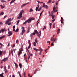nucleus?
I'll return each instance as SVG.
<instances>
[{"label":"nucleus","mask_w":77,"mask_h":77,"mask_svg":"<svg viewBox=\"0 0 77 77\" xmlns=\"http://www.w3.org/2000/svg\"><path fill=\"white\" fill-rule=\"evenodd\" d=\"M52 25V24H51V23H50L49 25L50 26V29H51V27Z\"/></svg>","instance_id":"37"},{"label":"nucleus","mask_w":77,"mask_h":77,"mask_svg":"<svg viewBox=\"0 0 77 77\" xmlns=\"http://www.w3.org/2000/svg\"><path fill=\"white\" fill-rule=\"evenodd\" d=\"M59 31H60V29H58V30H57V34H59Z\"/></svg>","instance_id":"23"},{"label":"nucleus","mask_w":77,"mask_h":77,"mask_svg":"<svg viewBox=\"0 0 77 77\" xmlns=\"http://www.w3.org/2000/svg\"><path fill=\"white\" fill-rule=\"evenodd\" d=\"M49 48H47V49H46V50H45V52H46V51H47V50H48Z\"/></svg>","instance_id":"55"},{"label":"nucleus","mask_w":77,"mask_h":77,"mask_svg":"<svg viewBox=\"0 0 77 77\" xmlns=\"http://www.w3.org/2000/svg\"><path fill=\"white\" fill-rule=\"evenodd\" d=\"M42 12H43V11H42L40 13V16H41V15H42Z\"/></svg>","instance_id":"53"},{"label":"nucleus","mask_w":77,"mask_h":77,"mask_svg":"<svg viewBox=\"0 0 77 77\" xmlns=\"http://www.w3.org/2000/svg\"><path fill=\"white\" fill-rule=\"evenodd\" d=\"M4 14V12H2L0 13V15H3Z\"/></svg>","instance_id":"28"},{"label":"nucleus","mask_w":77,"mask_h":77,"mask_svg":"<svg viewBox=\"0 0 77 77\" xmlns=\"http://www.w3.org/2000/svg\"><path fill=\"white\" fill-rule=\"evenodd\" d=\"M25 32V30L24 29H22V31L21 33V35H23L24 33Z\"/></svg>","instance_id":"15"},{"label":"nucleus","mask_w":77,"mask_h":77,"mask_svg":"<svg viewBox=\"0 0 77 77\" xmlns=\"http://www.w3.org/2000/svg\"><path fill=\"white\" fill-rule=\"evenodd\" d=\"M18 73L19 74L20 77H21V73H20V72L18 71Z\"/></svg>","instance_id":"24"},{"label":"nucleus","mask_w":77,"mask_h":77,"mask_svg":"<svg viewBox=\"0 0 77 77\" xmlns=\"http://www.w3.org/2000/svg\"><path fill=\"white\" fill-rule=\"evenodd\" d=\"M57 11V10L55 9V7H54L53 8V12H56Z\"/></svg>","instance_id":"11"},{"label":"nucleus","mask_w":77,"mask_h":77,"mask_svg":"<svg viewBox=\"0 0 77 77\" xmlns=\"http://www.w3.org/2000/svg\"><path fill=\"white\" fill-rule=\"evenodd\" d=\"M18 28H17V29H16V32H18Z\"/></svg>","instance_id":"46"},{"label":"nucleus","mask_w":77,"mask_h":77,"mask_svg":"<svg viewBox=\"0 0 77 77\" xmlns=\"http://www.w3.org/2000/svg\"><path fill=\"white\" fill-rule=\"evenodd\" d=\"M8 33L9 35H8V36H10L12 35V32L11 31H9L8 32Z\"/></svg>","instance_id":"7"},{"label":"nucleus","mask_w":77,"mask_h":77,"mask_svg":"<svg viewBox=\"0 0 77 77\" xmlns=\"http://www.w3.org/2000/svg\"><path fill=\"white\" fill-rule=\"evenodd\" d=\"M19 66L20 67V68L21 69V68H22V65H21V63H20L19 64Z\"/></svg>","instance_id":"21"},{"label":"nucleus","mask_w":77,"mask_h":77,"mask_svg":"<svg viewBox=\"0 0 77 77\" xmlns=\"http://www.w3.org/2000/svg\"><path fill=\"white\" fill-rule=\"evenodd\" d=\"M51 0H49V1L48 2V3H51Z\"/></svg>","instance_id":"41"},{"label":"nucleus","mask_w":77,"mask_h":77,"mask_svg":"<svg viewBox=\"0 0 77 77\" xmlns=\"http://www.w3.org/2000/svg\"><path fill=\"white\" fill-rule=\"evenodd\" d=\"M58 2H59V1H57L56 3V5L57 6V5H58Z\"/></svg>","instance_id":"48"},{"label":"nucleus","mask_w":77,"mask_h":77,"mask_svg":"<svg viewBox=\"0 0 77 77\" xmlns=\"http://www.w3.org/2000/svg\"><path fill=\"white\" fill-rule=\"evenodd\" d=\"M2 53L3 51H0V55H2Z\"/></svg>","instance_id":"29"},{"label":"nucleus","mask_w":77,"mask_h":77,"mask_svg":"<svg viewBox=\"0 0 77 77\" xmlns=\"http://www.w3.org/2000/svg\"><path fill=\"white\" fill-rule=\"evenodd\" d=\"M7 16H8L7 15H5V16H4V17L3 18V19H5V18H6L7 17Z\"/></svg>","instance_id":"36"},{"label":"nucleus","mask_w":77,"mask_h":77,"mask_svg":"<svg viewBox=\"0 0 77 77\" xmlns=\"http://www.w3.org/2000/svg\"><path fill=\"white\" fill-rule=\"evenodd\" d=\"M28 42H29V45H31V43H30V40H28Z\"/></svg>","instance_id":"35"},{"label":"nucleus","mask_w":77,"mask_h":77,"mask_svg":"<svg viewBox=\"0 0 77 77\" xmlns=\"http://www.w3.org/2000/svg\"><path fill=\"white\" fill-rule=\"evenodd\" d=\"M4 69H5V70L6 69V66H5V68H4Z\"/></svg>","instance_id":"57"},{"label":"nucleus","mask_w":77,"mask_h":77,"mask_svg":"<svg viewBox=\"0 0 77 77\" xmlns=\"http://www.w3.org/2000/svg\"><path fill=\"white\" fill-rule=\"evenodd\" d=\"M5 74H6L8 72V70L7 69L5 70Z\"/></svg>","instance_id":"31"},{"label":"nucleus","mask_w":77,"mask_h":77,"mask_svg":"<svg viewBox=\"0 0 77 77\" xmlns=\"http://www.w3.org/2000/svg\"><path fill=\"white\" fill-rule=\"evenodd\" d=\"M37 6L36 7L35 9H38V8H39V4H38L37 5Z\"/></svg>","instance_id":"19"},{"label":"nucleus","mask_w":77,"mask_h":77,"mask_svg":"<svg viewBox=\"0 0 77 77\" xmlns=\"http://www.w3.org/2000/svg\"><path fill=\"white\" fill-rule=\"evenodd\" d=\"M54 21H55V19L52 20L53 22H54Z\"/></svg>","instance_id":"63"},{"label":"nucleus","mask_w":77,"mask_h":77,"mask_svg":"<svg viewBox=\"0 0 77 77\" xmlns=\"http://www.w3.org/2000/svg\"><path fill=\"white\" fill-rule=\"evenodd\" d=\"M33 12V9L32 8H31L29 10V12Z\"/></svg>","instance_id":"22"},{"label":"nucleus","mask_w":77,"mask_h":77,"mask_svg":"<svg viewBox=\"0 0 77 77\" xmlns=\"http://www.w3.org/2000/svg\"><path fill=\"white\" fill-rule=\"evenodd\" d=\"M24 11L23 10H22L21 11V12L19 13V14H21V15H22V13H24Z\"/></svg>","instance_id":"18"},{"label":"nucleus","mask_w":77,"mask_h":77,"mask_svg":"<svg viewBox=\"0 0 77 77\" xmlns=\"http://www.w3.org/2000/svg\"><path fill=\"white\" fill-rule=\"evenodd\" d=\"M37 71H38V70L36 69L35 70V71L34 72V74H36V72H37Z\"/></svg>","instance_id":"32"},{"label":"nucleus","mask_w":77,"mask_h":77,"mask_svg":"<svg viewBox=\"0 0 77 77\" xmlns=\"http://www.w3.org/2000/svg\"><path fill=\"white\" fill-rule=\"evenodd\" d=\"M24 60L26 62H27V59L26 58H24Z\"/></svg>","instance_id":"61"},{"label":"nucleus","mask_w":77,"mask_h":77,"mask_svg":"<svg viewBox=\"0 0 77 77\" xmlns=\"http://www.w3.org/2000/svg\"><path fill=\"white\" fill-rule=\"evenodd\" d=\"M39 49L38 50V51H40V52H41L42 51V49L41 48V47H39Z\"/></svg>","instance_id":"12"},{"label":"nucleus","mask_w":77,"mask_h":77,"mask_svg":"<svg viewBox=\"0 0 77 77\" xmlns=\"http://www.w3.org/2000/svg\"><path fill=\"white\" fill-rule=\"evenodd\" d=\"M22 50H20L19 51V52H18V56H20V54H22Z\"/></svg>","instance_id":"10"},{"label":"nucleus","mask_w":77,"mask_h":77,"mask_svg":"<svg viewBox=\"0 0 77 77\" xmlns=\"http://www.w3.org/2000/svg\"><path fill=\"white\" fill-rule=\"evenodd\" d=\"M35 42L37 44H38V40H37V39L36 38H35Z\"/></svg>","instance_id":"34"},{"label":"nucleus","mask_w":77,"mask_h":77,"mask_svg":"<svg viewBox=\"0 0 77 77\" xmlns=\"http://www.w3.org/2000/svg\"><path fill=\"white\" fill-rule=\"evenodd\" d=\"M3 73H2V74H0V77H3Z\"/></svg>","instance_id":"25"},{"label":"nucleus","mask_w":77,"mask_h":77,"mask_svg":"<svg viewBox=\"0 0 77 77\" xmlns=\"http://www.w3.org/2000/svg\"><path fill=\"white\" fill-rule=\"evenodd\" d=\"M3 54L4 55H5V54L6 53V52L5 51H4L3 52H2Z\"/></svg>","instance_id":"40"},{"label":"nucleus","mask_w":77,"mask_h":77,"mask_svg":"<svg viewBox=\"0 0 77 77\" xmlns=\"http://www.w3.org/2000/svg\"><path fill=\"white\" fill-rule=\"evenodd\" d=\"M14 63L15 65L16 68H18V65H17V64L16 63Z\"/></svg>","instance_id":"27"},{"label":"nucleus","mask_w":77,"mask_h":77,"mask_svg":"<svg viewBox=\"0 0 77 77\" xmlns=\"http://www.w3.org/2000/svg\"><path fill=\"white\" fill-rule=\"evenodd\" d=\"M35 18H29V19H28L25 22L23 23V24H26L27 22H28V23H29L30 22H31V21L32 20H34Z\"/></svg>","instance_id":"1"},{"label":"nucleus","mask_w":77,"mask_h":77,"mask_svg":"<svg viewBox=\"0 0 77 77\" xmlns=\"http://www.w3.org/2000/svg\"><path fill=\"white\" fill-rule=\"evenodd\" d=\"M51 14H52L51 15H50L51 16V17H52V16H53V11H52L51 12Z\"/></svg>","instance_id":"26"},{"label":"nucleus","mask_w":77,"mask_h":77,"mask_svg":"<svg viewBox=\"0 0 77 77\" xmlns=\"http://www.w3.org/2000/svg\"><path fill=\"white\" fill-rule=\"evenodd\" d=\"M41 7H40V8H38V11H41Z\"/></svg>","instance_id":"43"},{"label":"nucleus","mask_w":77,"mask_h":77,"mask_svg":"<svg viewBox=\"0 0 77 77\" xmlns=\"http://www.w3.org/2000/svg\"><path fill=\"white\" fill-rule=\"evenodd\" d=\"M18 42V40H17L16 41V43H17Z\"/></svg>","instance_id":"60"},{"label":"nucleus","mask_w":77,"mask_h":77,"mask_svg":"<svg viewBox=\"0 0 77 77\" xmlns=\"http://www.w3.org/2000/svg\"><path fill=\"white\" fill-rule=\"evenodd\" d=\"M12 77H15V75H12Z\"/></svg>","instance_id":"64"},{"label":"nucleus","mask_w":77,"mask_h":77,"mask_svg":"<svg viewBox=\"0 0 77 77\" xmlns=\"http://www.w3.org/2000/svg\"><path fill=\"white\" fill-rule=\"evenodd\" d=\"M5 31H7V30H5V28H4V29H2L1 30H0V32L1 33H3L4 32H5Z\"/></svg>","instance_id":"5"},{"label":"nucleus","mask_w":77,"mask_h":77,"mask_svg":"<svg viewBox=\"0 0 77 77\" xmlns=\"http://www.w3.org/2000/svg\"><path fill=\"white\" fill-rule=\"evenodd\" d=\"M34 50H35L36 51H38L37 50H38V49H37L36 48H34Z\"/></svg>","instance_id":"33"},{"label":"nucleus","mask_w":77,"mask_h":77,"mask_svg":"<svg viewBox=\"0 0 77 77\" xmlns=\"http://www.w3.org/2000/svg\"><path fill=\"white\" fill-rule=\"evenodd\" d=\"M1 2H2V3H3V2H5V1H4L3 0H1Z\"/></svg>","instance_id":"44"},{"label":"nucleus","mask_w":77,"mask_h":77,"mask_svg":"<svg viewBox=\"0 0 77 77\" xmlns=\"http://www.w3.org/2000/svg\"><path fill=\"white\" fill-rule=\"evenodd\" d=\"M15 25L13 27V29H15Z\"/></svg>","instance_id":"56"},{"label":"nucleus","mask_w":77,"mask_h":77,"mask_svg":"<svg viewBox=\"0 0 77 77\" xmlns=\"http://www.w3.org/2000/svg\"><path fill=\"white\" fill-rule=\"evenodd\" d=\"M41 33H40L39 34V35H38V37H39V38H40L41 36Z\"/></svg>","instance_id":"45"},{"label":"nucleus","mask_w":77,"mask_h":77,"mask_svg":"<svg viewBox=\"0 0 77 77\" xmlns=\"http://www.w3.org/2000/svg\"><path fill=\"white\" fill-rule=\"evenodd\" d=\"M11 21V18H10L8 19L7 21H6L5 24H8V26L11 24V23L10 22Z\"/></svg>","instance_id":"2"},{"label":"nucleus","mask_w":77,"mask_h":77,"mask_svg":"<svg viewBox=\"0 0 77 77\" xmlns=\"http://www.w3.org/2000/svg\"><path fill=\"white\" fill-rule=\"evenodd\" d=\"M50 41H48L47 42V43H48V44H49V45H50Z\"/></svg>","instance_id":"39"},{"label":"nucleus","mask_w":77,"mask_h":77,"mask_svg":"<svg viewBox=\"0 0 77 77\" xmlns=\"http://www.w3.org/2000/svg\"><path fill=\"white\" fill-rule=\"evenodd\" d=\"M11 51L12 55L13 56V51H12V50H11Z\"/></svg>","instance_id":"42"},{"label":"nucleus","mask_w":77,"mask_h":77,"mask_svg":"<svg viewBox=\"0 0 77 77\" xmlns=\"http://www.w3.org/2000/svg\"><path fill=\"white\" fill-rule=\"evenodd\" d=\"M37 35V34H39V32L37 31V30H34V32L32 33L30 35V37H31V36H33V35Z\"/></svg>","instance_id":"3"},{"label":"nucleus","mask_w":77,"mask_h":77,"mask_svg":"<svg viewBox=\"0 0 77 77\" xmlns=\"http://www.w3.org/2000/svg\"><path fill=\"white\" fill-rule=\"evenodd\" d=\"M0 6H1V9H3V8H5V6H3V5H0Z\"/></svg>","instance_id":"14"},{"label":"nucleus","mask_w":77,"mask_h":77,"mask_svg":"<svg viewBox=\"0 0 77 77\" xmlns=\"http://www.w3.org/2000/svg\"><path fill=\"white\" fill-rule=\"evenodd\" d=\"M16 50H17V49H15L13 50V51H14V53H15V51H16Z\"/></svg>","instance_id":"50"},{"label":"nucleus","mask_w":77,"mask_h":77,"mask_svg":"<svg viewBox=\"0 0 77 77\" xmlns=\"http://www.w3.org/2000/svg\"><path fill=\"white\" fill-rule=\"evenodd\" d=\"M8 69H10V67H11V66L9 65H8Z\"/></svg>","instance_id":"52"},{"label":"nucleus","mask_w":77,"mask_h":77,"mask_svg":"<svg viewBox=\"0 0 77 77\" xmlns=\"http://www.w3.org/2000/svg\"><path fill=\"white\" fill-rule=\"evenodd\" d=\"M54 27H55V23H54L53 24V28H54Z\"/></svg>","instance_id":"51"},{"label":"nucleus","mask_w":77,"mask_h":77,"mask_svg":"<svg viewBox=\"0 0 77 77\" xmlns=\"http://www.w3.org/2000/svg\"><path fill=\"white\" fill-rule=\"evenodd\" d=\"M43 8H45L46 9H48V6L45 5V3H43Z\"/></svg>","instance_id":"4"},{"label":"nucleus","mask_w":77,"mask_h":77,"mask_svg":"<svg viewBox=\"0 0 77 77\" xmlns=\"http://www.w3.org/2000/svg\"><path fill=\"white\" fill-rule=\"evenodd\" d=\"M14 1H13V0H12V1H11V2H10V4H12V3H14Z\"/></svg>","instance_id":"30"},{"label":"nucleus","mask_w":77,"mask_h":77,"mask_svg":"<svg viewBox=\"0 0 77 77\" xmlns=\"http://www.w3.org/2000/svg\"><path fill=\"white\" fill-rule=\"evenodd\" d=\"M30 46H31V45H29V46L28 47V48L26 49V50L29 51V50H28V49H29L30 48Z\"/></svg>","instance_id":"16"},{"label":"nucleus","mask_w":77,"mask_h":77,"mask_svg":"<svg viewBox=\"0 0 77 77\" xmlns=\"http://www.w3.org/2000/svg\"><path fill=\"white\" fill-rule=\"evenodd\" d=\"M5 36L3 35L2 36L0 37V39H2V38H5Z\"/></svg>","instance_id":"20"},{"label":"nucleus","mask_w":77,"mask_h":77,"mask_svg":"<svg viewBox=\"0 0 77 77\" xmlns=\"http://www.w3.org/2000/svg\"><path fill=\"white\" fill-rule=\"evenodd\" d=\"M30 28L29 27L28 29V30H29L30 31Z\"/></svg>","instance_id":"58"},{"label":"nucleus","mask_w":77,"mask_h":77,"mask_svg":"<svg viewBox=\"0 0 77 77\" xmlns=\"http://www.w3.org/2000/svg\"><path fill=\"white\" fill-rule=\"evenodd\" d=\"M33 44L34 45V46H36V42H34L33 43Z\"/></svg>","instance_id":"38"},{"label":"nucleus","mask_w":77,"mask_h":77,"mask_svg":"<svg viewBox=\"0 0 77 77\" xmlns=\"http://www.w3.org/2000/svg\"><path fill=\"white\" fill-rule=\"evenodd\" d=\"M7 60H8V58H5L3 60H2L1 61H3L4 62H5Z\"/></svg>","instance_id":"8"},{"label":"nucleus","mask_w":77,"mask_h":77,"mask_svg":"<svg viewBox=\"0 0 77 77\" xmlns=\"http://www.w3.org/2000/svg\"><path fill=\"white\" fill-rule=\"evenodd\" d=\"M19 21H20V20H19L17 21V24H18L19 23Z\"/></svg>","instance_id":"47"},{"label":"nucleus","mask_w":77,"mask_h":77,"mask_svg":"<svg viewBox=\"0 0 77 77\" xmlns=\"http://www.w3.org/2000/svg\"><path fill=\"white\" fill-rule=\"evenodd\" d=\"M51 41H54L55 42H56V40L54 38H53V37L51 38Z\"/></svg>","instance_id":"6"},{"label":"nucleus","mask_w":77,"mask_h":77,"mask_svg":"<svg viewBox=\"0 0 77 77\" xmlns=\"http://www.w3.org/2000/svg\"><path fill=\"white\" fill-rule=\"evenodd\" d=\"M28 3H29V2H28L26 4H23L21 6L22 8H23V7H24V6H26V5H27V4H28Z\"/></svg>","instance_id":"13"},{"label":"nucleus","mask_w":77,"mask_h":77,"mask_svg":"<svg viewBox=\"0 0 77 77\" xmlns=\"http://www.w3.org/2000/svg\"><path fill=\"white\" fill-rule=\"evenodd\" d=\"M2 22H0V25H2Z\"/></svg>","instance_id":"59"},{"label":"nucleus","mask_w":77,"mask_h":77,"mask_svg":"<svg viewBox=\"0 0 77 77\" xmlns=\"http://www.w3.org/2000/svg\"><path fill=\"white\" fill-rule=\"evenodd\" d=\"M26 75V72H24L23 73V75Z\"/></svg>","instance_id":"54"},{"label":"nucleus","mask_w":77,"mask_h":77,"mask_svg":"<svg viewBox=\"0 0 77 77\" xmlns=\"http://www.w3.org/2000/svg\"><path fill=\"white\" fill-rule=\"evenodd\" d=\"M52 19H54V15L53 16H52Z\"/></svg>","instance_id":"49"},{"label":"nucleus","mask_w":77,"mask_h":77,"mask_svg":"<svg viewBox=\"0 0 77 77\" xmlns=\"http://www.w3.org/2000/svg\"><path fill=\"white\" fill-rule=\"evenodd\" d=\"M23 17H22V15H21V14H19V17H17V19H20L21 18H22Z\"/></svg>","instance_id":"9"},{"label":"nucleus","mask_w":77,"mask_h":77,"mask_svg":"<svg viewBox=\"0 0 77 77\" xmlns=\"http://www.w3.org/2000/svg\"><path fill=\"white\" fill-rule=\"evenodd\" d=\"M61 22L62 23V24H63V17H61Z\"/></svg>","instance_id":"17"},{"label":"nucleus","mask_w":77,"mask_h":77,"mask_svg":"<svg viewBox=\"0 0 77 77\" xmlns=\"http://www.w3.org/2000/svg\"><path fill=\"white\" fill-rule=\"evenodd\" d=\"M13 29V31L16 32V31H15V29Z\"/></svg>","instance_id":"62"}]
</instances>
